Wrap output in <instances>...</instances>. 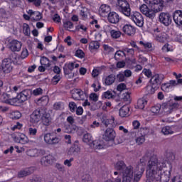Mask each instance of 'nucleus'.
I'll return each instance as SVG.
<instances>
[{
    "instance_id": "nucleus-11",
    "label": "nucleus",
    "mask_w": 182,
    "mask_h": 182,
    "mask_svg": "<svg viewBox=\"0 0 182 182\" xmlns=\"http://www.w3.org/2000/svg\"><path fill=\"white\" fill-rule=\"evenodd\" d=\"M31 97H32V90L31 89L24 90L17 95V99L22 102L29 100Z\"/></svg>"
},
{
    "instance_id": "nucleus-15",
    "label": "nucleus",
    "mask_w": 182,
    "mask_h": 182,
    "mask_svg": "<svg viewBox=\"0 0 182 182\" xmlns=\"http://www.w3.org/2000/svg\"><path fill=\"white\" fill-rule=\"evenodd\" d=\"M173 22H175L176 26L180 28L182 26V11L176 10L172 14Z\"/></svg>"
},
{
    "instance_id": "nucleus-6",
    "label": "nucleus",
    "mask_w": 182,
    "mask_h": 182,
    "mask_svg": "<svg viewBox=\"0 0 182 182\" xmlns=\"http://www.w3.org/2000/svg\"><path fill=\"white\" fill-rule=\"evenodd\" d=\"M44 112L43 107H38L30 114L29 122L31 124L36 125L41 122L42 113Z\"/></svg>"
},
{
    "instance_id": "nucleus-8",
    "label": "nucleus",
    "mask_w": 182,
    "mask_h": 182,
    "mask_svg": "<svg viewBox=\"0 0 182 182\" xmlns=\"http://www.w3.org/2000/svg\"><path fill=\"white\" fill-rule=\"evenodd\" d=\"M129 18L132 19V21H133V22H134L136 26L143 28V26L144 25V19L143 18L141 14L135 12L134 14L131 15Z\"/></svg>"
},
{
    "instance_id": "nucleus-13",
    "label": "nucleus",
    "mask_w": 182,
    "mask_h": 182,
    "mask_svg": "<svg viewBox=\"0 0 182 182\" xmlns=\"http://www.w3.org/2000/svg\"><path fill=\"white\" fill-rule=\"evenodd\" d=\"M22 48V43L18 40H11L9 42V48L11 52H19Z\"/></svg>"
},
{
    "instance_id": "nucleus-7",
    "label": "nucleus",
    "mask_w": 182,
    "mask_h": 182,
    "mask_svg": "<svg viewBox=\"0 0 182 182\" xmlns=\"http://www.w3.org/2000/svg\"><path fill=\"white\" fill-rule=\"evenodd\" d=\"M163 80H164V75L163 74H155L152 76L150 80L152 89H159V86L163 83Z\"/></svg>"
},
{
    "instance_id": "nucleus-46",
    "label": "nucleus",
    "mask_w": 182,
    "mask_h": 182,
    "mask_svg": "<svg viewBox=\"0 0 182 182\" xmlns=\"http://www.w3.org/2000/svg\"><path fill=\"white\" fill-rule=\"evenodd\" d=\"M3 103H7L9 104L11 102L9 100H12V98L9 97V95L8 94H4L1 97Z\"/></svg>"
},
{
    "instance_id": "nucleus-18",
    "label": "nucleus",
    "mask_w": 182,
    "mask_h": 182,
    "mask_svg": "<svg viewBox=\"0 0 182 182\" xmlns=\"http://www.w3.org/2000/svg\"><path fill=\"white\" fill-rule=\"evenodd\" d=\"M34 171H35L34 167L26 168L18 171V178H23V177L31 176V174H32Z\"/></svg>"
},
{
    "instance_id": "nucleus-63",
    "label": "nucleus",
    "mask_w": 182,
    "mask_h": 182,
    "mask_svg": "<svg viewBox=\"0 0 182 182\" xmlns=\"http://www.w3.org/2000/svg\"><path fill=\"white\" fill-rule=\"evenodd\" d=\"M104 50H105V52H107V53H110V52H113L114 50L113 48L107 45H104Z\"/></svg>"
},
{
    "instance_id": "nucleus-55",
    "label": "nucleus",
    "mask_w": 182,
    "mask_h": 182,
    "mask_svg": "<svg viewBox=\"0 0 182 182\" xmlns=\"http://www.w3.org/2000/svg\"><path fill=\"white\" fill-rule=\"evenodd\" d=\"M60 80V75H55L52 79V83L53 85H58L59 83V81Z\"/></svg>"
},
{
    "instance_id": "nucleus-17",
    "label": "nucleus",
    "mask_w": 182,
    "mask_h": 182,
    "mask_svg": "<svg viewBox=\"0 0 182 182\" xmlns=\"http://www.w3.org/2000/svg\"><path fill=\"white\" fill-rule=\"evenodd\" d=\"M107 19L108 22H109L110 23L116 24L120 22V19H122V18H120V16H119L117 13L112 11L109 13L107 16Z\"/></svg>"
},
{
    "instance_id": "nucleus-5",
    "label": "nucleus",
    "mask_w": 182,
    "mask_h": 182,
    "mask_svg": "<svg viewBox=\"0 0 182 182\" xmlns=\"http://www.w3.org/2000/svg\"><path fill=\"white\" fill-rule=\"evenodd\" d=\"M43 140L46 144H48V146H56V144H59V143H60V139L53 132L45 134L43 136Z\"/></svg>"
},
{
    "instance_id": "nucleus-49",
    "label": "nucleus",
    "mask_w": 182,
    "mask_h": 182,
    "mask_svg": "<svg viewBox=\"0 0 182 182\" xmlns=\"http://www.w3.org/2000/svg\"><path fill=\"white\" fill-rule=\"evenodd\" d=\"M28 136H26L25 134H21L20 136L19 142L21 144H26V143H28Z\"/></svg>"
},
{
    "instance_id": "nucleus-38",
    "label": "nucleus",
    "mask_w": 182,
    "mask_h": 182,
    "mask_svg": "<svg viewBox=\"0 0 182 182\" xmlns=\"http://www.w3.org/2000/svg\"><path fill=\"white\" fill-rule=\"evenodd\" d=\"M26 154L29 156V157H38V149H28L26 151Z\"/></svg>"
},
{
    "instance_id": "nucleus-24",
    "label": "nucleus",
    "mask_w": 182,
    "mask_h": 182,
    "mask_svg": "<svg viewBox=\"0 0 182 182\" xmlns=\"http://www.w3.org/2000/svg\"><path fill=\"white\" fill-rule=\"evenodd\" d=\"M71 95L73 99L75 100H80V99H82V95H83V92L80 90L74 89L71 90Z\"/></svg>"
},
{
    "instance_id": "nucleus-44",
    "label": "nucleus",
    "mask_w": 182,
    "mask_h": 182,
    "mask_svg": "<svg viewBox=\"0 0 182 182\" xmlns=\"http://www.w3.org/2000/svg\"><path fill=\"white\" fill-rule=\"evenodd\" d=\"M23 31L26 36H29V35H31V28H29V25H28V23L23 24Z\"/></svg>"
},
{
    "instance_id": "nucleus-39",
    "label": "nucleus",
    "mask_w": 182,
    "mask_h": 182,
    "mask_svg": "<svg viewBox=\"0 0 182 182\" xmlns=\"http://www.w3.org/2000/svg\"><path fill=\"white\" fill-rule=\"evenodd\" d=\"M165 159L168 163H171L176 159V156H174V154L173 152H166L165 154Z\"/></svg>"
},
{
    "instance_id": "nucleus-41",
    "label": "nucleus",
    "mask_w": 182,
    "mask_h": 182,
    "mask_svg": "<svg viewBox=\"0 0 182 182\" xmlns=\"http://www.w3.org/2000/svg\"><path fill=\"white\" fill-rule=\"evenodd\" d=\"M89 14V11L87 10V8L83 7L80 12V15L82 17V19H87V14Z\"/></svg>"
},
{
    "instance_id": "nucleus-52",
    "label": "nucleus",
    "mask_w": 182,
    "mask_h": 182,
    "mask_svg": "<svg viewBox=\"0 0 182 182\" xmlns=\"http://www.w3.org/2000/svg\"><path fill=\"white\" fill-rule=\"evenodd\" d=\"M42 93H43V90H42V88H36L32 91V95L34 96H39V95H42Z\"/></svg>"
},
{
    "instance_id": "nucleus-27",
    "label": "nucleus",
    "mask_w": 182,
    "mask_h": 182,
    "mask_svg": "<svg viewBox=\"0 0 182 182\" xmlns=\"http://www.w3.org/2000/svg\"><path fill=\"white\" fill-rule=\"evenodd\" d=\"M52 160H53V156L52 155H47L41 158V163L43 166H49L52 163Z\"/></svg>"
},
{
    "instance_id": "nucleus-48",
    "label": "nucleus",
    "mask_w": 182,
    "mask_h": 182,
    "mask_svg": "<svg viewBox=\"0 0 182 182\" xmlns=\"http://www.w3.org/2000/svg\"><path fill=\"white\" fill-rule=\"evenodd\" d=\"M69 107L72 113H75V112H76V109H77V106L76 105V103H75L74 102H69Z\"/></svg>"
},
{
    "instance_id": "nucleus-64",
    "label": "nucleus",
    "mask_w": 182,
    "mask_h": 182,
    "mask_svg": "<svg viewBox=\"0 0 182 182\" xmlns=\"http://www.w3.org/2000/svg\"><path fill=\"white\" fill-rule=\"evenodd\" d=\"M53 21H54V22H57V23H59L60 22V16L59 14H55L53 17Z\"/></svg>"
},
{
    "instance_id": "nucleus-22",
    "label": "nucleus",
    "mask_w": 182,
    "mask_h": 182,
    "mask_svg": "<svg viewBox=\"0 0 182 182\" xmlns=\"http://www.w3.org/2000/svg\"><path fill=\"white\" fill-rule=\"evenodd\" d=\"M122 31L128 36H132L136 33V29L132 25L126 24L123 26Z\"/></svg>"
},
{
    "instance_id": "nucleus-34",
    "label": "nucleus",
    "mask_w": 182,
    "mask_h": 182,
    "mask_svg": "<svg viewBox=\"0 0 182 182\" xmlns=\"http://www.w3.org/2000/svg\"><path fill=\"white\" fill-rule=\"evenodd\" d=\"M161 133H163V134L167 135V134H173L174 132L171 129V127L166 126L161 129Z\"/></svg>"
},
{
    "instance_id": "nucleus-14",
    "label": "nucleus",
    "mask_w": 182,
    "mask_h": 182,
    "mask_svg": "<svg viewBox=\"0 0 182 182\" xmlns=\"http://www.w3.org/2000/svg\"><path fill=\"white\" fill-rule=\"evenodd\" d=\"M44 112L41 114V122L44 126H50L52 123V117H50V114L48 112L46 108L43 107Z\"/></svg>"
},
{
    "instance_id": "nucleus-53",
    "label": "nucleus",
    "mask_w": 182,
    "mask_h": 182,
    "mask_svg": "<svg viewBox=\"0 0 182 182\" xmlns=\"http://www.w3.org/2000/svg\"><path fill=\"white\" fill-rule=\"evenodd\" d=\"M28 55H29V52L28 51V49L24 48L23 49L20 57L21 59H25L26 58H28Z\"/></svg>"
},
{
    "instance_id": "nucleus-3",
    "label": "nucleus",
    "mask_w": 182,
    "mask_h": 182,
    "mask_svg": "<svg viewBox=\"0 0 182 182\" xmlns=\"http://www.w3.org/2000/svg\"><path fill=\"white\" fill-rule=\"evenodd\" d=\"M150 159H151V156H147V153H146L145 156L141 159H140V163L137 165V166L135 168V173L134 176L133 182L140 181V178H141V176L144 173L146 163L148 160H150Z\"/></svg>"
},
{
    "instance_id": "nucleus-43",
    "label": "nucleus",
    "mask_w": 182,
    "mask_h": 182,
    "mask_svg": "<svg viewBox=\"0 0 182 182\" xmlns=\"http://www.w3.org/2000/svg\"><path fill=\"white\" fill-rule=\"evenodd\" d=\"M160 110H161V105L160 104L152 107L151 109V112L154 114H159V113H160Z\"/></svg>"
},
{
    "instance_id": "nucleus-40",
    "label": "nucleus",
    "mask_w": 182,
    "mask_h": 182,
    "mask_svg": "<svg viewBox=\"0 0 182 182\" xmlns=\"http://www.w3.org/2000/svg\"><path fill=\"white\" fill-rule=\"evenodd\" d=\"M40 63L41 65H42V66H46L47 68H49V66H50L49 58L46 57H42L40 60Z\"/></svg>"
},
{
    "instance_id": "nucleus-50",
    "label": "nucleus",
    "mask_w": 182,
    "mask_h": 182,
    "mask_svg": "<svg viewBox=\"0 0 182 182\" xmlns=\"http://www.w3.org/2000/svg\"><path fill=\"white\" fill-rule=\"evenodd\" d=\"M142 73H144V75H145V76L147 77H153V73L150 69L144 68L142 71Z\"/></svg>"
},
{
    "instance_id": "nucleus-16",
    "label": "nucleus",
    "mask_w": 182,
    "mask_h": 182,
    "mask_svg": "<svg viewBox=\"0 0 182 182\" xmlns=\"http://www.w3.org/2000/svg\"><path fill=\"white\" fill-rule=\"evenodd\" d=\"M1 67L4 73H10V72H12V70L14 69L12 62H11L9 58H6L3 60Z\"/></svg>"
},
{
    "instance_id": "nucleus-25",
    "label": "nucleus",
    "mask_w": 182,
    "mask_h": 182,
    "mask_svg": "<svg viewBox=\"0 0 182 182\" xmlns=\"http://www.w3.org/2000/svg\"><path fill=\"white\" fill-rule=\"evenodd\" d=\"M11 62L14 64V65H21V59H22L18 54L15 53H12L10 55V58H9Z\"/></svg>"
},
{
    "instance_id": "nucleus-45",
    "label": "nucleus",
    "mask_w": 182,
    "mask_h": 182,
    "mask_svg": "<svg viewBox=\"0 0 182 182\" xmlns=\"http://www.w3.org/2000/svg\"><path fill=\"white\" fill-rule=\"evenodd\" d=\"M114 97H116V96L110 91H107L102 95L103 99H114Z\"/></svg>"
},
{
    "instance_id": "nucleus-61",
    "label": "nucleus",
    "mask_w": 182,
    "mask_h": 182,
    "mask_svg": "<svg viewBox=\"0 0 182 182\" xmlns=\"http://www.w3.org/2000/svg\"><path fill=\"white\" fill-rule=\"evenodd\" d=\"M53 109L54 110H60V109H62V102H55L53 105Z\"/></svg>"
},
{
    "instance_id": "nucleus-35",
    "label": "nucleus",
    "mask_w": 182,
    "mask_h": 182,
    "mask_svg": "<svg viewBox=\"0 0 182 182\" xmlns=\"http://www.w3.org/2000/svg\"><path fill=\"white\" fill-rule=\"evenodd\" d=\"M147 105V100H146L144 98H140L138 100L137 102V106L139 107V109H144L145 106Z\"/></svg>"
},
{
    "instance_id": "nucleus-57",
    "label": "nucleus",
    "mask_w": 182,
    "mask_h": 182,
    "mask_svg": "<svg viewBox=\"0 0 182 182\" xmlns=\"http://www.w3.org/2000/svg\"><path fill=\"white\" fill-rule=\"evenodd\" d=\"M75 56L82 59L85 58V53L82 50H77L75 52Z\"/></svg>"
},
{
    "instance_id": "nucleus-32",
    "label": "nucleus",
    "mask_w": 182,
    "mask_h": 182,
    "mask_svg": "<svg viewBox=\"0 0 182 182\" xmlns=\"http://www.w3.org/2000/svg\"><path fill=\"white\" fill-rule=\"evenodd\" d=\"M129 112H130V108L127 105H124L119 109V116L121 117H126L127 114H129Z\"/></svg>"
},
{
    "instance_id": "nucleus-58",
    "label": "nucleus",
    "mask_w": 182,
    "mask_h": 182,
    "mask_svg": "<svg viewBox=\"0 0 182 182\" xmlns=\"http://www.w3.org/2000/svg\"><path fill=\"white\" fill-rule=\"evenodd\" d=\"M36 133H38V129H36V128L28 129V134H30V136H36Z\"/></svg>"
},
{
    "instance_id": "nucleus-29",
    "label": "nucleus",
    "mask_w": 182,
    "mask_h": 182,
    "mask_svg": "<svg viewBox=\"0 0 182 182\" xmlns=\"http://www.w3.org/2000/svg\"><path fill=\"white\" fill-rule=\"evenodd\" d=\"M114 80H116V75L110 74L105 78V84L106 86H110V85L114 83Z\"/></svg>"
},
{
    "instance_id": "nucleus-36",
    "label": "nucleus",
    "mask_w": 182,
    "mask_h": 182,
    "mask_svg": "<svg viewBox=\"0 0 182 182\" xmlns=\"http://www.w3.org/2000/svg\"><path fill=\"white\" fill-rule=\"evenodd\" d=\"M139 43L144 46V49L146 50H149L151 52V50H154L153 46L151 45V43H147V42H143V41H139Z\"/></svg>"
},
{
    "instance_id": "nucleus-30",
    "label": "nucleus",
    "mask_w": 182,
    "mask_h": 182,
    "mask_svg": "<svg viewBox=\"0 0 182 182\" xmlns=\"http://www.w3.org/2000/svg\"><path fill=\"white\" fill-rule=\"evenodd\" d=\"M9 117L13 120H18V119H21L22 114L19 111H11L9 113Z\"/></svg>"
},
{
    "instance_id": "nucleus-10",
    "label": "nucleus",
    "mask_w": 182,
    "mask_h": 182,
    "mask_svg": "<svg viewBox=\"0 0 182 182\" xmlns=\"http://www.w3.org/2000/svg\"><path fill=\"white\" fill-rule=\"evenodd\" d=\"M171 16L169 13L162 12L159 14V22L165 26L171 25Z\"/></svg>"
},
{
    "instance_id": "nucleus-47",
    "label": "nucleus",
    "mask_w": 182,
    "mask_h": 182,
    "mask_svg": "<svg viewBox=\"0 0 182 182\" xmlns=\"http://www.w3.org/2000/svg\"><path fill=\"white\" fill-rule=\"evenodd\" d=\"M63 27L65 29H73V23L70 21H66L63 22Z\"/></svg>"
},
{
    "instance_id": "nucleus-31",
    "label": "nucleus",
    "mask_w": 182,
    "mask_h": 182,
    "mask_svg": "<svg viewBox=\"0 0 182 182\" xmlns=\"http://www.w3.org/2000/svg\"><path fill=\"white\" fill-rule=\"evenodd\" d=\"M100 48V43L99 41H91L89 45L90 52H95Z\"/></svg>"
},
{
    "instance_id": "nucleus-51",
    "label": "nucleus",
    "mask_w": 182,
    "mask_h": 182,
    "mask_svg": "<svg viewBox=\"0 0 182 182\" xmlns=\"http://www.w3.org/2000/svg\"><path fill=\"white\" fill-rule=\"evenodd\" d=\"M101 122L105 126V127H108L109 124V119H107L105 116H102L101 118Z\"/></svg>"
},
{
    "instance_id": "nucleus-54",
    "label": "nucleus",
    "mask_w": 182,
    "mask_h": 182,
    "mask_svg": "<svg viewBox=\"0 0 182 182\" xmlns=\"http://www.w3.org/2000/svg\"><path fill=\"white\" fill-rule=\"evenodd\" d=\"M123 55L124 56H126V53H124V51L122 50H118L115 53V55H114V59H116V60H119L120 58V56H123ZM118 56V57H117Z\"/></svg>"
},
{
    "instance_id": "nucleus-42",
    "label": "nucleus",
    "mask_w": 182,
    "mask_h": 182,
    "mask_svg": "<svg viewBox=\"0 0 182 182\" xmlns=\"http://www.w3.org/2000/svg\"><path fill=\"white\" fill-rule=\"evenodd\" d=\"M37 102L38 103H41L43 106H45V105L49 103V97H48V96H43L41 98H39Z\"/></svg>"
},
{
    "instance_id": "nucleus-62",
    "label": "nucleus",
    "mask_w": 182,
    "mask_h": 182,
    "mask_svg": "<svg viewBox=\"0 0 182 182\" xmlns=\"http://www.w3.org/2000/svg\"><path fill=\"white\" fill-rule=\"evenodd\" d=\"M125 77H126L123 73H119L117 75V80H118V82H124Z\"/></svg>"
},
{
    "instance_id": "nucleus-1",
    "label": "nucleus",
    "mask_w": 182,
    "mask_h": 182,
    "mask_svg": "<svg viewBox=\"0 0 182 182\" xmlns=\"http://www.w3.org/2000/svg\"><path fill=\"white\" fill-rule=\"evenodd\" d=\"M147 157H151L148 161L146 178L156 182H168L170 181V174L163 171V168L166 167L164 161H159L157 156L154 155L151 151L146 152Z\"/></svg>"
},
{
    "instance_id": "nucleus-19",
    "label": "nucleus",
    "mask_w": 182,
    "mask_h": 182,
    "mask_svg": "<svg viewBox=\"0 0 182 182\" xmlns=\"http://www.w3.org/2000/svg\"><path fill=\"white\" fill-rule=\"evenodd\" d=\"M111 9L108 5L102 4L99 9V14L101 16H108L110 14Z\"/></svg>"
},
{
    "instance_id": "nucleus-26",
    "label": "nucleus",
    "mask_w": 182,
    "mask_h": 182,
    "mask_svg": "<svg viewBox=\"0 0 182 182\" xmlns=\"http://www.w3.org/2000/svg\"><path fill=\"white\" fill-rule=\"evenodd\" d=\"M76 131V126H73L69 124H65L63 127V132L64 133H75Z\"/></svg>"
},
{
    "instance_id": "nucleus-12",
    "label": "nucleus",
    "mask_w": 182,
    "mask_h": 182,
    "mask_svg": "<svg viewBox=\"0 0 182 182\" xmlns=\"http://www.w3.org/2000/svg\"><path fill=\"white\" fill-rule=\"evenodd\" d=\"M115 137L116 132L112 128H107L102 136V139H104L105 141H113Z\"/></svg>"
},
{
    "instance_id": "nucleus-2",
    "label": "nucleus",
    "mask_w": 182,
    "mask_h": 182,
    "mask_svg": "<svg viewBox=\"0 0 182 182\" xmlns=\"http://www.w3.org/2000/svg\"><path fill=\"white\" fill-rule=\"evenodd\" d=\"M82 141H84V143L90 144V147H92V149H94V150H102L106 148L105 141L102 139H97L93 141V137H92V135L89 133L84 134Z\"/></svg>"
},
{
    "instance_id": "nucleus-23",
    "label": "nucleus",
    "mask_w": 182,
    "mask_h": 182,
    "mask_svg": "<svg viewBox=\"0 0 182 182\" xmlns=\"http://www.w3.org/2000/svg\"><path fill=\"white\" fill-rule=\"evenodd\" d=\"M80 153V147L77 144H73L68 151V156H77Z\"/></svg>"
},
{
    "instance_id": "nucleus-28",
    "label": "nucleus",
    "mask_w": 182,
    "mask_h": 182,
    "mask_svg": "<svg viewBox=\"0 0 182 182\" xmlns=\"http://www.w3.org/2000/svg\"><path fill=\"white\" fill-rule=\"evenodd\" d=\"M124 177H131L133 178V168L129 166H125V168L124 171H122Z\"/></svg>"
},
{
    "instance_id": "nucleus-9",
    "label": "nucleus",
    "mask_w": 182,
    "mask_h": 182,
    "mask_svg": "<svg viewBox=\"0 0 182 182\" xmlns=\"http://www.w3.org/2000/svg\"><path fill=\"white\" fill-rule=\"evenodd\" d=\"M140 11L143 15H145L146 18H149V19H154L156 16V11H154V9H150L146 4H143L140 6Z\"/></svg>"
},
{
    "instance_id": "nucleus-21",
    "label": "nucleus",
    "mask_w": 182,
    "mask_h": 182,
    "mask_svg": "<svg viewBox=\"0 0 182 182\" xmlns=\"http://www.w3.org/2000/svg\"><path fill=\"white\" fill-rule=\"evenodd\" d=\"M177 81L174 80H171L168 83H164L161 85V90L167 92V90H170V89H173L175 86H177Z\"/></svg>"
},
{
    "instance_id": "nucleus-37",
    "label": "nucleus",
    "mask_w": 182,
    "mask_h": 182,
    "mask_svg": "<svg viewBox=\"0 0 182 182\" xmlns=\"http://www.w3.org/2000/svg\"><path fill=\"white\" fill-rule=\"evenodd\" d=\"M110 35L112 38H113V39H119V38L122 36V32H120L119 31L111 30Z\"/></svg>"
},
{
    "instance_id": "nucleus-56",
    "label": "nucleus",
    "mask_w": 182,
    "mask_h": 182,
    "mask_svg": "<svg viewBox=\"0 0 182 182\" xmlns=\"http://www.w3.org/2000/svg\"><path fill=\"white\" fill-rule=\"evenodd\" d=\"M145 140L146 139L144 138V136L141 135V136H139L138 138L136 139V143L138 144L139 145L143 144Z\"/></svg>"
},
{
    "instance_id": "nucleus-4",
    "label": "nucleus",
    "mask_w": 182,
    "mask_h": 182,
    "mask_svg": "<svg viewBox=\"0 0 182 182\" xmlns=\"http://www.w3.org/2000/svg\"><path fill=\"white\" fill-rule=\"evenodd\" d=\"M117 9L121 14L125 16L130 18L132 16V9L130 4L126 0H118V5Z\"/></svg>"
},
{
    "instance_id": "nucleus-59",
    "label": "nucleus",
    "mask_w": 182,
    "mask_h": 182,
    "mask_svg": "<svg viewBox=\"0 0 182 182\" xmlns=\"http://www.w3.org/2000/svg\"><path fill=\"white\" fill-rule=\"evenodd\" d=\"M90 99L93 102H97V100H99V96H97L96 93H92L90 95Z\"/></svg>"
},
{
    "instance_id": "nucleus-20",
    "label": "nucleus",
    "mask_w": 182,
    "mask_h": 182,
    "mask_svg": "<svg viewBox=\"0 0 182 182\" xmlns=\"http://www.w3.org/2000/svg\"><path fill=\"white\" fill-rule=\"evenodd\" d=\"M164 6H167L161 0H156L152 8L153 10L157 14V12H161Z\"/></svg>"
},
{
    "instance_id": "nucleus-60",
    "label": "nucleus",
    "mask_w": 182,
    "mask_h": 182,
    "mask_svg": "<svg viewBox=\"0 0 182 182\" xmlns=\"http://www.w3.org/2000/svg\"><path fill=\"white\" fill-rule=\"evenodd\" d=\"M125 89H126V84L124 83H121L118 85L117 87V90H118V92H123V90H124Z\"/></svg>"
},
{
    "instance_id": "nucleus-33",
    "label": "nucleus",
    "mask_w": 182,
    "mask_h": 182,
    "mask_svg": "<svg viewBox=\"0 0 182 182\" xmlns=\"http://www.w3.org/2000/svg\"><path fill=\"white\" fill-rule=\"evenodd\" d=\"M116 170H118L122 173V171H124V168H126V164L123 161H119L117 162V164L114 166Z\"/></svg>"
}]
</instances>
